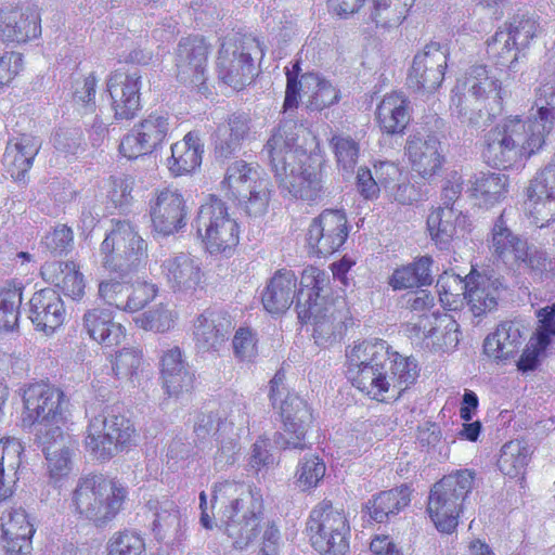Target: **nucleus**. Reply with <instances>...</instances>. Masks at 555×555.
Instances as JSON below:
<instances>
[{"instance_id":"nucleus-1","label":"nucleus","mask_w":555,"mask_h":555,"mask_svg":"<svg viewBox=\"0 0 555 555\" xmlns=\"http://www.w3.org/2000/svg\"><path fill=\"white\" fill-rule=\"evenodd\" d=\"M347 378L372 399L383 401L384 395L399 397L418 377L420 369L413 357L392 351L382 339L364 340L347 352Z\"/></svg>"},{"instance_id":"nucleus-2","label":"nucleus","mask_w":555,"mask_h":555,"mask_svg":"<svg viewBox=\"0 0 555 555\" xmlns=\"http://www.w3.org/2000/svg\"><path fill=\"white\" fill-rule=\"evenodd\" d=\"M220 504L224 531L235 550H246L262 529L263 502L259 492L243 483L222 481L212 490V508ZM280 531L273 522L263 527L261 548L257 555H279Z\"/></svg>"},{"instance_id":"nucleus-3","label":"nucleus","mask_w":555,"mask_h":555,"mask_svg":"<svg viewBox=\"0 0 555 555\" xmlns=\"http://www.w3.org/2000/svg\"><path fill=\"white\" fill-rule=\"evenodd\" d=\"M305 131L301 124L284 118L273 130L261 154L268 159L282 191L295 198L314 202L324 191L321 175L307 164L309 157L297 143Z\"/></svg>"},{"instance_id":"nucleus-4","label":"nucleus","mask_w":555,"mask_h":555,"mask_svg":"<svg viewBox=\"0 0 555 555\" xmlns=\"http://www.w3.org/2000/svg\"><path fill=\"white\" fill-rule=\"evenodd\" d=\"M550 132L533 116L527 120L509 116L486 134L483 157L493 167L509 168L538 152Z\"/></svg>"},{"instance_id":"nucleus-5","label":"nucleus","mask_w":555,"mask_h":555,"mask_svg":"<svg viewBox=\"0 0 555 555\" xmlns=\"http://www.w3.org/2000/svg\"><path fill=\"white\" fill-rule=\"evenodd\" d=\"M127 495L119 481L89 474L78 479L72 492V505L80 519L104 528L119 514Z\"/></svg>"},{"instance_id":"nucleus-6","label":"nucleus","mask_w":555,"mask_h":555,"mask_svg":"<svg viewBox=\"0 0 555 555\" xmlns=\"http://www.w3.org/2000/svg\"><path fill=\"white\" fill-rule=\"evenodd\" d=\"M134 434L133 424L118 406L105 405L90 416L85 447L93 459L107 462L132 444Z\"/></svg>"},{"instance_id":"nucleus-7","label":"nucleus","mask_w":555,"mask_h":555,"mask_svg":"<svg viewBox=\"0 0 555 555\" xmlns=\"http://www.w3.org/2000/svg\"><path fill=\"white\" fill-rule=\"evenodd\" d=\"M475 473L459 469L443 476L429 493L427 512L440 532L451 533L459 524L464 502L474 488Z\"/></svg>"},{"instance_id":"nucleus-8","label":"nucleus","mask_w":555,"mask_h":555,"mask_svg":"<svg viewBox=\"0 0 555 555\" xmlns=\"http://www.w3.org/2000/svg\"><path fill=\"white\" fill-rule=\"evenodd\" d=\"M113 228L101 244L103 266L126 276L147 259V244L128 220H112Z\"/></svg>"},{"instance_id":"nucleus-9","label":"nucleus","mask_w":555,"mask_h":555,"mask_svg":"<svg viewBox=\"0 0 555 555\" xmlns=\"http://www.w3.org/2000/svg\"><path fill=\"white\" fill-rule=\"evenodd\" d=\"M307 531L311 545L320 555H346L350 526L343 509L323 501L310 513Z\"/></svg>"},{"instance_id":"nucleus-10","label":"nucleus","mask_w":555,"mask_h":555,"mask_svg":"<svg viewBox=\"0 0 555 555\" xmlns=\"http://www.w3.org/2000/svg\"><path fill=\"white\" fill-rule=\"evenodd\" d=\"M221 185L230 198L238 201L248 216L260 217L267 211L271 183L246 162H233L227 168Z\"/></svg>"},{"instance_id":"nucleus-11","label":"nucleus","mask_w":555,"mask_h":555,"mask_svg":"<svg viewBox=\"0 0 555 555\" xmlns=\"http://www.w3.org/2000/svg\"><path fill=\"white\" fill-rule=\"evenodd\" d=\"M193 227L210 254L225 251L238 243V225L225 203L215 195L199 206Z\"/></svg>"},{"instance_id":"nucleus-12","label":"nucleus","mask_w":555,"mask_h":555,"mask_svg":"<svg viewBox=\"0 0 555 555\" xmlns=\"http://www.w3.org/2000/svg\"><path fill=\"white\" fill-rule=\"evenodd\" d=\"M262 55L260 42L250 36H235L225 39L218 53L219 78L234 89H242L255 75L253 54Z\"/></svg>"},{"instance_id":"nucleus-13","label":"nucleus","mask_w":555,"mask_h":555,"mask_svg":"<svg viewBox=\"0 0 555 555\" xmlns=\"http://www.w3.org/2000/svg\"><path fill=\"white\" fill-rule=\"evenodd\" d=\"M23 402V426L37 425L36 436L43 429H52L64 423L66 401L63 391L59 388L43 383L29 385L24 390Z\"/></svg>"},{"instance_id":"nucleus-14","label":"nucleus","mask_w":555,"mask_h":555,"mask_svg":"<svg viewBox=\"0 0 555 555\" xmlns=\"http://www.w3.org/2000/svg\"><path fill=\"white\" fill-rule=\"evenodd\" d=\"M465 88L467 90V95L474 98L476 101L479 100H490L495 103L496 109L494 111L491 107L492 113L486 109L483 112L482 108L472 109L470 113L467 111V106L462 105V98H457V102L455 99H452L453 105L459 109V114L466 117V121L473 127L479 129L487 127L491 121L492 117L495 114L500 113L501 107V85L498 78L489 75V72L483 65H475L469 68L465 78Z\"/></svg>"},{"instance_id":"nucleus-15","label":"nucleus","mask_w":555,"mask_h":555,"mask_svg":"<svg viewBox=\"0 0 555 555\" xmlns=\"http://www.w3.org/2000/svg\"><path fill=\"white\" fill-rule=\"evenodd\" d=\"M281 417L283 431L273 436V443L281 450H306V434L310 428L313 416L308 403L295 393H287L281 401Z\"/></svg>"},{"instance_id":"nucleus-16","label":"nucleus","mask_w":555,"mask_h":555,"mask_svg":"<svg viewBox=\"0 0 555 555\" xmlns=\"http://www.w3.org/2000/svg\"><path fill=\"white\" fill-rule=\"evenodd\" d=\"M348 236L346 215L338 209H325L314 218L307 233L310 253L326 257L338 250Z\"/></svg>"},{"instance_id":"nucleus-17","label":"nucleus","mask_w":555,"mask_h":555,"mask_svg":"<svg viewBox=\"0 0 555 555\" xmlns=\"http://www.w3.org/2000/svg\"><path fill=\"white\" fill-rule=\"evenodd\" d=\"M36 441L44 454L50 480L56 483L67 477L73 467L77 440L63 431L61 426H55L52 429H43L37 435Z\"/></svg>"},{"instance_id":"nucleus-18","label":"nucleus","mask_w":555,"mask_h":555,"mask_svg":"<svg viewBox=\"0 0 555 555\" xmlns=\"http://www.w3.org/2000/svg\"><path fill=\"white\" fill-rule=\"evenodd\" d=\"M150 216L155 232L168 236L186 225L188 210L178 189L156 190L150 199Z\"/></svg>"},{"instance_id":"nucleus-19","label":"nucleus","mask_w":555,"mask_h":555,"mask_svg":"<svg viewBox=\"0 0 555 555\" xmlns=\"http://www.w3.org/2000/svg\"><path fill=\"white\" fill-rule=\"evenodd\" d=\"M169 128L167 113H152L122 138L119 151L129 159L152 153L163 143Z\"/></svg>"},{"instance_id":"nucleus-20","label":"nucleus","mask_w":555,"mask_h":555,"mask_svg":"<svg viewBox=\"0 0 555 555\" xmlns=\"http://www.w3.org/2000/svg\"><path fill=\"white\" fill-rule=\"evenodd\" d=\"M159 375L162 388L169 398L181 399L194 388L195 373L184 350L179 346H171L162 351Z\"/></svg>"},{"instance_id":"nucleus-21","label":"nucleus","mask_w":555,"mask_h":555,"mask_svg":"<svg viewBox=\"0 0 555 555\" xmlns=\"http://www.w3.org/2000/svg\"><path fill=\"white\" fill-rule=\"evenodd\" d=\"M447 67V49L438 42H430L414 56L408 76L411 88L431 92L442 82Z\"/></svg>"},{"instance_id":"nucleus-22","label":"nucleus","mask_w":555,"mask_h":555,"mask_svg":"<svg viewBox=\"0 0 555 555\" xmlns=\"http://www.w3.org/2000/svg\"><path fill=\"white\" fill-rule=\"evenodd\" d=\"M208 53L209 47L203 38H182L176 52L178 79L201 90L206 80Z\"/></svg>"},{"instance_id":"nucleus-23","label":"nucleus","mask_w":555,"mask_h":555,"mask_svg":"<svg viewBox=\"0 0 555 555\" xmlns=\"http://www.w3.org/2000/svg\"><path fill=\"white\" fill-rule=\"evenodd\" d=\"M296 311L301 323L312 325V336L318 345L335 340L344 330L345 314L336 302L325 299Z\"/></svg>"},{"instance_id":"nucleus-24","label":"nucleus","mask_w":555,"mask_h":555,"mask_svg":"<svg viewBox=\"0 0 555 555\" xmlns=\"http://www.w3.org/2000/svg\"><path fill=\"white\" fill-rule=\"evenodd\" d=\"M231 315L221 309H207L194 322L196 348L202 352H219L233 330Z\"/></svg>"},{"instance_id":"nucleus-25","label":"nucleus","mask_w":555,"mask_h":555,"mask_svg":"<svg viewBox=\"0 0 555 555\" xmlns=\"http://www.w3.org/2000/svg\"><path fill=\"white\" fill-rule=\"evenodd\" d=\"M141 79L139 70L115 72L107 79V91L117 119H131L141 109Z\"/></svg>"},{"instance_id":"nucleus-26","label":"nucleus","mask_w":555,"mask_h":555,"mask_svg":"<svg viewBox=\"0 0 555 555\" xmlns=\"http://www.w3.org/2000/svg\"><path fill=\"white\" fill-rule=\"evenodd\" d=\"M533 223L543 228L555 215V166H546L531 180L527 190Z\"/></svg>"},{"instance_id":"nucleus-27","label":"nucleus","mask_w":555,"mask_h":555,"mask_svg":"<svg viewBox=\"0 0 555 555\" xmlns=\"http://www.w3.org/2000/svg\"><path fill=\"white\" fill-rule=\"evenodd\" d=\"M405 153L412 169L424 179L435 176L444 162L441 142L435 134H410L405 143Z\"/></svg>"},{"instance_id":"nucleus-28","label":"nucleus","mask_w":555,"mask_h":555,"mask_svg":"<svg viewBox=\"0 0 555 555\" xmlns=\"http://www.w3.org/2000/svg\"><path fill=\"white\" fill-rule=\"evenodd\" d=\"M503 292L505 285L499 276L472 273L466 278L465 298L475 318L495 310Z\"/></svg>"},{"instance_id":"nucleus-29","label":"nucleus","mask_w":555,"mask_h":555,"mask_svg":"<svg viewBox=\"0 0 555 555\" xmlns=\"http://www.w3.org/2000/svg\"><path fill=\"white\" fill-rule=\"evenodd\" d=\"M528 331L524 319L502 321L496 331L485 339L483 351L494 360H507L519 351Z\"/></svg>"},{"instance_id":"nucleus-30","label":"nucleus","mask_w":555,"mask_h":555,"mask_svg":"<svg viewBox=\"0 0 555 555\" xmlns=\"http://www.w3.org/2000/svg\"><path fill=\"white\" fill-rule=\"evenodd\" d=\"M65 315L64 302L52 288L36 292L29 300V319L39 331L53 333L63 324Z\"/></svg>"},{"instance_id":"nucleus-31","label":"nucleus","mask_w":555,"mask_h":555,"mask_svg":"<svg viewBox=\"0 0 555 555\" xmlns=\"http://www.w3.org/2000/svg\"><path fill=\"white\" fill-rule=\"evenodd\" d=\"M3 547L9 555H25L31 550L34 525L23 508H11L1 517Z\"/></svg>"},{"instance_id":"nucleus-32","label":"nucleus","mask_w":555,"mask_h":555,"mask_svg":"<svg viewBox=\"0 0 555 555\" xmlns=\"http://www.w3.org/2000/svg\"><path fill=\"white\" fill-rule=\"evenodd\" d=\"M41 34L40 17L34 10L18 9L0 11V39L7 42L23 43Z\"/></svg>"},{"instance_id":"nucleus-33","label":"nucleus","mask_w":555,"mask_h":555,"mask_svg":"<svg viewBox=\"0 0 555 555\" xmlns=\"http://www.w3.org/2000/svg\"><path fill=\"white\" fill-rule=\"evenodd\" d=\"M254 133L250 116L243 112L233 113L227 124L220 125L217 129L216 156L228 158L241 149L244 141L253 139Z\"/></svg>"},{"instance_id":"nucleus-34","label":"nucleus","mask_w":555,"mask_h":555,"mask_svg":"<svg viewBox=\"0 0 555 555\" xmlns=\"http://www.w3.org/2000/svg\"><path fill=\"white\" fill-rule=\"evenodd\" d=\"M162 268L173 292L194 291L202 281L201 263L190 254L172 255L164 260Z\"/></svg>"},{"instance_id":"nucleus-35","label":"nucleus","mask_w":555,"mask_h":555,"mask_svg":"<svg viewBox=\"0 0 555 555\" xmlns=\"http://www.w3.org/2000/svg\"><path fill=\"white\" fill-rule=\"evenodd\" d=\"M490 248L495 257L508 266L528 258V243L507 227L505 211L494 222Z\"/></svg>"},{"instance_id":"nucleus-36","label":"nucleus","mask_w":555,"mask_h":555,"mask_svg":"<svg viewBox=\"0 0 555 555\" xmlns=\"http://www.w3.org/2000/svg\"><path fill=\"white\" fill-rule=\"evenodd\" d=\"M41 147V140L31 134H22L8 143L3 164L11 177L18 182H25L26 173Z\"/></svg>"},{"instance_id":"nucleus-37","label":"nucleus","mask_w":555,"mask_h":555,"mask_svg":"<svg viewBox=\"0 0 555 555\" xmlns=\"http://www.w3.org/2000/svg\"><path fill=\"white\" fill-rule=\"evenodd\" d=\"M410 102L401 92L386 94L376 108L380 130L387 134H401L411 120Z\"/></svg>"},{"instance_id":"nucleus-38","label":"nucleus","mask_w":555,"mask_h":555,"mask_svg":"<svg viewBox=\"0 0 555 555\" xmlns=\"http://www.w3.org/2000/svg\"><path fill=\"white\" fill-rule=\"evenodd\" d=\"M297 278L289 270L278 271L269 281L261 294L263 308L269 313H283L294 302Z\"/></svg>"},{"instance_id":"nucleus-39","label":"nucleus","mask_w":555,"mask_h":555,"mask_svg":"<svg viewBox=\"0 0 555 555\" xmlns=\"http://www.w3.org/2000/svg\"><path fill=\"white\" fill-rule=\"evenodd\" d=\"M82 326L90 338L106 347L119 345L126 336L124 326L113 321L107 309L88 310L83 314Z\"/></svg>"},{"instance_id":"nucleus-40","label":"nucleus","mask_w":555,"mask_h":555,"mask_svg":"<svg viewBox=\"0 0 555 555\" xmlns=\"http://www.w3.org/2000/svg\"><path fill=\"white\" fill-rule=\"evenodd\" d=\"M465 222L466 217L457 208L438 207L428 215L427 229L437 247L449 249L452 240Z\"/></svg>"},{"instance_id":"nucleus-41","label":"nucleus","mask_w":555,"mask_h":555,"mask_svg":"<svg viewBox=\"0 0 555 555\" xmlns=\"http://www.w3.org/2000/svg\"><path fill=\"white\" fill-rule=\"evenodd\" d=\"M41 274L44 280L73 299L81 298L85 293L83 276L73 261L47 262L41 267Z\"/></svg>"},{"instance_id":"nucleus-42","label":"nucleus","mask_w":555,"mask_h":555,"mask_svg":"<svg viewBox=\"0 0 555 555\" xmlns=\"http://www.w3.org/2000/svg\"><path fill=\"white\" fill-rule=\"evenodd\" d=\"M22 453L23 446L18 439L5 438L0 441V502L14 492Z\"/></svg>"},{"instance_id":"nucleus-43","label":"nucleus","mask_w":555,"mask_h":555,"mask_svg":"<svg viewBox=\"0 0 555 555\" xmlns=\"http://www.w3.org/2000/svg\"><path fill=\"white\" fill-rule=\"evenodd\" d=\"M203 144L197 133L189 132L181 142L171 145L168 167L176 176L196 169L202 163Z\"/></svg>"},{"instance_id":"nucleus-44","label":"nucleus","mask_w":555,"mask_h":555,"mask_svg":"<svg viewBox=\"0 0 555 555\" xmlns=\"http://www.w3.org/2000/svg\"><path fill=\"white\" fill-rule=\"evenodd\" d=\"M408 487L395 488L374 495L365 504V509L371 519L376 522H385L390 516L397 515L410 503Z\"/></svg>"},{"instance_id":"nucleus-45","label":"nucleus","mask_w":555,"mask_h":555,"mask_svg":"<svg viewBox=\"0 0 555 555\" xmlns=\"http://www.w3.org/2000/svg\"><path fill=\"white\" fill-rule=\"evenodd\" d=\"M431 264L433 259L423 256L413 263L398 268L390 276L389 285L395 291L430 285L433 283Z\"/></svg>"},{"instance_id":"nucleus-46","label":"nucleus","mask_w":555,"mask_h":555,"mask_svg":"<svg viewBox=\"0 0 555 555\" xmlns=\"http://www.w3.org/2000/svg\"><path fill=\"white\" fill-rule=\"evenodd\" d=\"M531 455L532 449L526 441L519 439L511 440L501 448L498 467L509 478L522 476Z\"/></svg>"},{"instance_id":"nucleus-47","label":"nucleus","mask_w":555,"mask_h":555,"mask_svg":"<svg viewBox=\"0 0 555 555\" xmlns=\"http://www.w3.org/2000/svg\"><path fill=\"white\" fill-rule=\"evenodd\" d=\"M328 282V275L323 270L317 267L306 268L296 296V310L325 300L326 297L321 293Z\"/></svg>"},{"instance_id":"nucleus-48","label":"nucleus","mask_w":555,"mask_h":555,"mask_svg":"<svg viewBox=\"0 0 555 555\" xmlns=\"http://www.w3.org/2000/svg\"><path fill=\"white\" fill-rule=\"evenodd\" d=\"M23 286L7 282L0 291V328L11 332L18 325Z\"/></svg>"},{"instance_id":"nucleus-49","label":"nucleus","mask_w":555,"mask_h":555,"mask_svg":"<svg viewBox=\"0 0 555 555\" xmlns=\"http://www.w3.org/2000/svg\"><path fill=\"white\" fill-rule=\"evenodd\" d=\"M487 54L492 63L500 68H514L518 60L519 50L512 42L511 36L503 28H499L487 40Z\"/></svg>"},{"instance_id":"nucleus-50","label":"nucleus","mask_w":555,"mask_h":555,"mask_svg":"<svg viewBox=\"0 0 555 555\" xmlns=\"http://www.w3.org/2000/svg\"><path fill=\"white\" fill-rule=\"evenodd\" d=\"M472 196L480 198L485 204H493L506 192V178L500 173H483L475 176Z\"/></svg>"},{"instance_id":"nucleus-51","label":"nucleus","mask_w":555,"mask_h":555,"mask_svg":"<svg viewBox=\"0 0 555 555\" xmlns=\"http://www.w3.org/2000/svg\"><path fill=\"white\" fill-rule=\"evenodd\" d=\"M325 475V464L315 453L308 452L299 459L295 482L302 491L317 487Z\"/></svg>"},{"instance_id":"nucleus-52","label":"nucleus","mask_w":555,"mask_h":555,"mask_svg":"<svg viewBox=\"0 0 555 555\" xmlns=\"http://www.w3.org/2000/svg\"><path fill=\"white\" fill-rule=\"evenodd\" d=\"M300 83L305 85V88H314L312 100L310 105L313 108L321 111L328 107L339 100V92L325 79H322L318 74L308 73L301 76Z\"/></svg>"},{"instance_id":"nucleus-53","label":"nucleus","mask_w":555,"mask_h":555,"mask_svg":"<svg viewBox=\"0 0 555 555\" xmlns=\"http://www.w3.org/2000/svg\"><path fill=\"white\" fill-rule=\"evenodd\" d=\"M533 106L537 107V112L531 116L552 131L555 125V78L537 88Z\"/></svg>"},{"instance_id":"nucleus-54","label":"nucleus","mask_w":555,"mask_h":555,"mask_svg":"<svg viewBox=\"0 0 555 555\" xmlns=\"http://www.w3.org/2000/svg\"><path fill=\"white\" fill-rule=\"evenodd\" d=\"M146 507L154 514L153 530L157 533L166 532L179 526V511L173 501L168 499L162 501L150 500Z\"/></svg>"},{"instance_id":"nucleus-55","label":"nucleus","mask_w":555,"mask_h":555,"mask_svg":"<svg viewBox=\"0 0 555 555\" xmlns=\"http://www.w3.org/2000/svg\"><path fill=\"white\" fill-rule=\"evenodd\" d=\"M107 555H145V542L133 530L115 532L108 541Z\"/></svg>"},{"instance_id":"nucleus-56","label":"nucleus","mask_w":555,"mask_h":555,"mask_svg":"<svg viewBox=\"0 0 555 555\" xmlns=\"http://www.w3.org/2000/svg\"><path fill=\"white\" fill-rule=\"evenodd\" d=\"M330 144L338 167L347 172L352 171L360 154L359 143L349 135L336 134L331 139Z\"/></svg>"},{"instance_id":"nucleus-57","label":"nucleus","mask_w":555,"mask_h":555,"mask_svg":"<svg viewBox=\"0 0 555 555\" xmlns=\"http://www.w3.org/2000/svg\"><path fill=\"white\" fill-rule=\"evenodd\" d=\"M143 362L142 351L135 348H124L115 356L113 372L118 379L132 380L138 375Z\"/></svg>"},{"instance_id":"nucleus-58","label":"nucleus","mask_w":555,"mask_h":555,"mask_svg":"<svg viewBox=\"0 0 555 555\" xmlns=\"http://www.w3.org/2000/svg\"><path fill=\"white\" fill-rule=\"evenodd\" d=\"M460 325L448 313H441L438 317L437 334L433 338V345L442 351H451L459 345Z\"/></svg>"},{"instance_id":"nucleus-59","label":"nucleus","mask_w":555,"mask_h":555,"mask_svg":"<svg viewBox=\"0 0 555 555\" xmlns=\"http://www.w3.org/2000/svg\"><path fill=\"white\" fill-rule=\"evenodd\" d=\"M53 146L65 157L77 156L85 151L82 131L79 128H60L53 138Z\"/></svg>"},{"instance_id":"nucleus-60","label":"nucleus","mask_w":555,"mask_h":555,"mask_svg":"<svg viewBox=\"0 0 555 555\" xmlns=\"http://www.w3.org/2000/svg\"><path fill=\"white\" fill-rule=\"evenodd\" d=\"M135 324L145 330L165 333L173 326L172 312L164 306L149 310L134 319Z\"/></svg>"},{"instance_id":"nucleus-61","label":"nucleus","mask_w":555,"mask_h":555,"mask_svg":"<svg viewBox=\"0 0 555 555\" xmlns=\"http://www.w3.org/2000/svg\"><path fill=\"white\" fill-rule=\"evenodd\" d=\"M373 9L371 20L382 27H395L405 18L404 10L401 5H392L389 0H372Z\"/></svg>"},{"instance_id":"nucleus-62","label":"nucleus","mask_w":555,"mask_h":555,"mask_svg":"<svg viewBox=\"0 0 555 555\" xmlns=\"http://www.w3.org/2000/svg\"><path fill=\"white\" fill-rule=\"evenodd\" d=\"M219 448L215 455V465L219 469L235 463L240 451L238 434L234 430V426L228 429L227 434L218 436Z\"/></svg>"},{"instance_id":"nucleus-63","label":"nucleus","mask_w":555,"mask_h":555,"mask_svg":"<svg viewBox=\"0 0 555 555\" xmlns=\"http://www.w3.org/2000/svg\"><path fill=\"white\" fill-rule=\"evenodd\" d=\"M439 314L436 313H421L413 318L405 324V332L412 339H431L437 334V323Z\"/></svg>"},{"instance_id":"nucleus-64","label":"nucleus","mask_w":555,"mask_h":555,"mask_svg":"<svg viewBox=\"0 0 555 555\" xmlns=\"http://www.w3.org/2000/svg\"><path fill=\"white\" fill-rule=\"evenodd\" d=\"M74 242V235L70 228L65 224L55 227L42 238V244L53 255L67 254Z\"/></svg>"}]
</instances>
